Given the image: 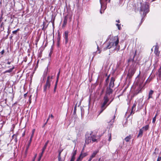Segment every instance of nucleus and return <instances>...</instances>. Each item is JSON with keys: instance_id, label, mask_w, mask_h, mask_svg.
Here are the masks:
<instances>
[{"instance_id": "1", "label": "nucleus", "mask_w": 161, "mask_h": 161, "mask_svg": "<svg viewBox=\"0 0 161 161\" xmlns=\"http://www.w3.org/2000/svg\"><path fill=\"white\" fill-rule=\"evenodd\" d=\"M119 42V38L117 36H115L110 39L109 44L107 45L106 47H104V50L107 49H110L112 47H115L114 49H116L117 46Z\"/></svg>"}, {"instance_id": "2", "label": "nucleus", "mask_w": 161, "mask_h": 161, "mask_svg": "<svg viewBox=\"0 0 161 161\" xmlns=\"http://www.w3.org/2000/svg\"><path fill=\"white\" fill-rule=\"evenodd\" d=\"M109 99L107 95H105L103 99V102L101 104V113L109 105L110 103H108Z\"/></svg>"}, {"instance_id": "3", "label": "nucleus", "mask_w": 161, "mask_h": 161, "mask_svg": "<svg viewBox=\"0 0 161 161\" xmlns=\"http://www.w3.org/2000/svg\"><path fill=\"white\" fill-rule=\"evenodd\" d=\"M149 11V6L147 3H143L141 7L140 10V13L142 14V12H143V15H146Z\"/></svg>"}, {"instance_id": "4", "label": "nucleus", "mask_w": 161, "mask_h": 161, "mask_svg": "<svg viewBox=\"0 0 161 161\" xmlns=\"http://www.w3.org/2000/svg\"><path fill=\"white\" fill-rule=\"evenodd\" d=\"M53 79V76L50 77L48 76L46 81V83L43 87V91L46 92L47 90H48L50 88L51 86V82Z\"/></svg>"}, {"instance_id": "5", "label": "nucleus", "mask_w": 161, "mask_h": 161, "mask_svg": "<svg viewBox=\"0 0 161 161\" xmlns=\"http://www.w3.org/2000/svg\"><path fill=\"white\" fill-rule=\"evenodd\" d=\"M135 71L136 69L134 68H132L130 69L127 75V78L129 79L131 78L134 74Z\"/></svg>"}, {"instance_id": "6", "label": "nucleus", "mask_w": 161, "mask_h": 161, "mask_svg": "<svg viewBox=\"0 0 161 161\" xmlns=\"http://www.w3.org/2000/svg\"><path fill=\"white\" fill-rule=\"evenodd\" d=\"M136 51H137L136 50H135L134 53H133L134 54V56L133 58H130L128 60V63L131 62L132 64L134 65L136 64V60H135L134 58L136 54Z\"/></svg>"}, {"instance_id": "7", "label": "nucleus", "mask_w": 161, "mask_h": 161, "mask_svg": "<svg viewBox=\"0 0 161 161\" xmlns=\"http://www.w3.org/2000/svg\"><path fill=\"white\" fill-rule=\"evenodd\" d=\"M144 81V79L143 78L140 79L138 80H137V84L138 86L141 87L142 86V87H143L144 85L143 84V82Z\"/></svg>"}, {"instance_id": "8", "label": "nucleus", "mask_w": 161, "mask_h": 161, "mask_svg": "<svg viewBox=\"0 0 161 161\" xmlns=\"http://www.w3.org/2000/svg\"><path fill=\"white\" fill-rule=\"evenodd\" d=\"M110 0H101V9L103 8V7L104 6L105 9L106 8L107 3V2H109Z\"/></svg>"}, {"instance_id": "9", "label": "nucleus", "mask_w": 161, "mask_h": 161, "mask_svg": "<svg viewBox=\"0 0 161 161\" xmlns=\"http://www.w3.org/2000/svg\"><path fill=\"white\" fill-rule=\"evenodd\" d=\"M112 92L113 90L111 89V87H107L106 91V94L105 95H107V96L108 97V96L112 93Z\"/></svg>"}, {"instance_id": "10", "label": "nucleus", "mask_w": 161, "mask_h": 161, "mask_svg": "<svg viewBox=\"0 0 161 161\" xmlns=\"http://www.w3.org/2000/svg\"><path fill=\"white\" fill-rule=\"evenodd\" d=\"M115 81V79L114 78L112 77L111 78V80L109 83V87L113 88L114 86V82Z\"/></svg>"}, {"instance_id": "11", "label": "nucleus", "mask_w": 161, "mask_h": 161, "mask_svg": "<svg viewBox=\"0 0 161 161\" xmlns=\"http://www.w3.org/2000/svg\"><path fill=\"white\" fill-rule=\"evenodd\" d=\"M69 32L67 31H65L64 32V38L65 39V44H66L68 41V36Z\"/></svg>"}, {"instance_id": "12", "label": "nucleus", "mask_w": 161, "mask_h": 161, "mask_svg": "<svg viewBox=\"0 0 161 161\" xmlns=\"http://www.w3.org/2000/svg\"><path fill=\"white\" fill-rule=\"evenodd\" d=\"M143 87H142V86H141V87L138 86L137 89L135 92L134 95H136L138 94V93L141 92L142 90V89Z\"/></svg>"}, {"instance_id": "13", "label": "nucleus", "mask_w": 161, "mask_h": 161, "mask_svg": "<svg viewBox=\"0 0 161 161\" xmlns=\"http://www.w3.org/2000/svg\"><path fill=\"white\" fill-rule=\"evenodd\" d=\"M158 46H156L154 50V53L157 56H158L159 55L160 52L158 51Z\"/></svg>"}, {"instance_id": "14", "label": "nucleus", "mask_w": 161, "mask_h": 161, "mask_svg": "<svg viewBox=\"0 0 161 161\" xmlns=\"http://www.w3.org/2000/svg\"><path fill=\"white\" fill-rule=\"evenodd\" d=\"M49 141L48 140L47 141V142L45 144L44 146L42 149V152L41 153V154H42V155L43 154L45 149H46V148H47V145L48 143H49Z\"/></svg>"}, {"instance_id": "15", "label": "nucleus", "mask_w": 161, "mask_h": 161, "mask_svg": "<svg viewBox=\"0 0 161 161\" xmlns=\"http://www.w3.org/2000/svg\"><path fill=\"white\" fill-rule=\"evenodd\" d=\"M68 19L67 16H65L64 17V19L63 21V24L62 25V27H64L67 24Z\"/></svg>"}, {"instance_id": "16", "label": "nucleus", "mask_w": 161, "mask_h": 161, "mask_svg": "<svg viewBox=\"0 0 161 161\" xmlns=\"http://www.w3.org/2000/svg\"><path fill=\"white\" fill-rule=\"evenodd\" d=\"M143 130H142V129H141L139 130L138 134L137 136V138L142 137L143 135Z\"/></svg>"}, {"instance_id": "17", "label": "nucleus", "mask_w": 161, "mask_h": 161, "mask_svg": "<svg viewBox=\"0 0 161 161\" xmlns=\"http://www.w3.org/2000/svg\"><path fill=\"white\" fill-rule=\"evenodd\" d=\"M153 93V91L152 90H150V91L149 92V94H148V98L147 99L148 100L150 98H152V95Z\"/></svg>"}, {"instance_id": "18", "label": "nucleus", "mask_w": 161, "mask_h": 161, "mask_svg": "<svg viewBox=\"0 0 161 161\" xmlns=\"http://www.w3.org/2000/svg\"><path fill=\"white\" fill-rule=\"evenodd\" d=\"M90 135V139H91V140L92 142H95L97 141V139L96 138V137L94 135L91 136Z\"/></svg>"}, {"instance_id": "19", "label": "nucleus", "mask_w": 161, "mask_h": 161, "mask_svg": "<svg viewBox=\"0 0 161 161\" xmlns=\"http://www.w3.org/2000/svg\"><path fill=\"white\" fill-rule=\"evenodd\" d=\"M18 134H14L12 136V139H14L15 142H17V136H18Z\"/></svg>"}, {"instance_id": "20", "label": "nucleus", "mask_w": 161, "mask_h": 161, "mask_svg": "<svg viewBox=\"0 0 161 161\" xmlns=\"http://www.w3.org/2000/svg\"><path fill=\"white\" fill-rule=\"evenodd\" d=\"M90 136L88 137V138H86L85 140V143L87 144H89L90 142H91V139H90Z\"/></svg>"}, {"instance_id": "21", "label": "nucleus", "mask_w": 161, "mask_h": 161, "mask_svg": "<svg viewBox=\"0 0 161 161\" xmlns=\"http://www.w3.org/2000/svg\"><path fill=\"white\" fill-rule=\"evenodd\" d=\"M131 137H132L131 135H129V136H127L125 138V140L127 142H129L130 140L131 139Z\"/></svg>"}, {"instance_id": "22", "label": "nucleus", "mask_w": 161, "mask_h": 161, "mask_svg": "<svg viewBox=\"0 0 161 161\" xmlns=\"http://www.w3.org/2000/svg\"><path fill=\"white\" fill-rule=\"evenodd\" d=\"M99 151L98 150H97L96 151H94V152H93L92 154L90 157H91V158H94L96 155V154Z\"/></svg>"}, {"instance_id": "23", "label": "nucleus", "mask_w": 161, "mask_h": 161, "mask_svg": "<svg viewBox=\"0 0 161 161\" xmlns=\"http://www.w3.org/2000/svg\"><path fill=\"white\" fill-rule=\"evenodd\" d=\"M115 118V115H114L113 119H112L109 120V121H108V122L109 123L110 125H112L114 121V119Z\"/></svg>"}, {"instance_id": "24", "label": "nucleus", "mask_w": 161, "mask_h": 161, "mask_svg": "<svg viewBox=\"0 0 161 161\" xmlns=\"http://www.w3.org/2000/svg\"><path fill=\"white\" fill-rule=\"evenodd\" d=\"M14 69V66H13L12 67L11 69H8V70H6V71H5L4 73H10L12 72L13 70V69Z\"/></svg>"}, {"instance_id": "25", "label": "nucleus", "mask_w": 161, "mask_h": 161, "mask_svg": "<svg viewBox=\"0 0 161 161\" xmlns=\"http://www.w3.org/2000/svg\"><path fill=\"white\" fill-rule=\"evenodd\" d=\"M87 155V154L86 153H81L79 156H80V158H81V159H82L84 157H86Z\"/></svg>"}, {"instance_id": "26", "label": "nucleus", "mask_w": 161, "mask_h": 161, "mask_svg": "<svg viewBox=\"0 0 161 161\" xmlns=\"http://www.w3.org/2000/svg\"><path fill=\"white\" fill-rule=\"evenodd\" d=\"M149 125H147L143 127L142 129V130H144L145 131L149 129Z\"/></svg>"}, {"instance_id": "27", "label": "nucleus", "mask_w": 161, "mask_h": 161, "mask_svg": "<svg viewBox=\"0 0 161 161\" xmlns=\"http://www.w3.org/2000/svg\"><path fill=\"white\" fill-rule=\"evenodd\" d=\"M76 154V151L75 150L72 153V157H75V155Z\"/></svg>"}, {"instance_id": "28", "label": "nucleus", "mask_w": 161, "mask_h": 161, "mask_svg": "<svg viewBox=\"0 0 161 161\" xmlns=\"http://www.w3.org/2000/svg\"><path fill=\"white\" fill-rule=\"evenodd\" d=\"M31 142H30V141H29V142L28 145V146H27V147H26V150H25V152L26 153H27L28 149V148H29V147L30 146V144H31Z\"/></svg>"}, {"instance_id": "29", "label": "nucleus", "mask_w": 161, "mask_h": 161, "mask_svg": "<svg viewBox=\"0 0 161 161\" xmlns=\"http://www.w3.org/2000/svg\"><path fill=\"white\" fill-rule=\"evenodd\" d=\"M60 69L59 70L58 74H57V80H56V82H58V78H59V75H60Z\"/></svg>"}, {"instance_id": "30", "label": "nucleus", "mask_w": 161, "mask_h": 161, "mask_svg": "<svg viewBox=\"0 0 161 161\" xmlns=\"http://www.w3.org/2000/svg\"><path fill=\"white\" fill-rule=\"evenodd\" d=\"M76 107H77V104H76L75 106L74 110V114H75L76 113Z\"/></svg>"}, {"instance_id": "31", "label": "nucleus", "mask_w": 161, "mask_h": 161, "mask_svg": "<svg viewBox=\"0 0 161 161\" xmlns=\"http://www.w3.org/2000/svg\"><path fill=\"white\" fill-rule=\"evenodd\" d=\"M19 28H18L17 30L13 31L12 33L13 34H14L15 35H17V32H18V31H19Z\"/></svg>"}, {"instance_id": "32", "label": "nucleus", "mask_w": 161, "mask_h": 161, "mask_svg": "<svg viewBox=\"0 0 161 161\" xmlns=\"http://www.w3.org/2000/svg\"><path fill=\"white\" fill-rule=\"evenodd\" d=\"M108 140L109 141H110L111 139V135L110 133H109L108 134Z\"/></svg>"}, {"instance_id": "33", "label": "nucleus", "mask_w": 161, "mask_h": 161, "mask_svg": "<svg viewBox=\"0 0 161 161\" xmlns=\"http://www.w3.org/2000/svg\"><path fill=\"white\" fill-rule=\"evenodd\" d=\"M63 149L62 150H61L59 151H58V158H60L61 157V154L62 151H63Z\"/></svg>"}, {"instance_id": "34", "label": "nucleus", "mask_w": 161, "mask_h": 161, "mask_svg": "<svg viewBox=\"0 0 161 161\" xmlns=\"http://www.w3.org/2000/svg\"><path fill=\"white\" fill-rule=\"evenodd\" d=\"M156 116H157V114H156V115L153 119L152 122L153 123H154L156 121Z\"/></svg>"}, {"instance_id": "35", "label": "nucleus", "mask_w": 161, "mask_h": 161, "mask_svg": "<svg viewBox=\"0 0 161 161\" xmlns=\"http://www.w3.org/2000/svg\"><path fill=\"white\" fill-rule=\"evenodd\" d=\"M136 103H134L133 104V105L132 106V108H131V113L132 112V111H133V109L134 108H135L136 107Z\"/></svg>"}, {"instance_id": "36", "label": "nucleus", "mask_w": 161, "mask_h": 161, "mask_svg": "<svg viewBox=\"0 0 161 161\" xmlns=\"http://www.w3.org/2000/svg\"><path fill=\"white\" fill-rule=\"evenodd\" d=\"M58 161H64V159H63L61 157L58 158Z\"/></svg>"}, {"instance_id": "37", "label": "nucleus", "mask_w": 161, "mask_h": 161, "mask_svg": "<svg viewBox=\"0 0 161 161\" xmlns=\"http://www.w3.org/2000/svg\"><path fill=\"white\" fill-rule=\"evenodd\" d=\"M151 78H148L145 82V83H149L151 81Z\"/></svg>"}, {"instance_id": "38", "label": "nucleus", "mask_w": 161, "mask_h": 161, "mask_svg": "<svg viewBox=\"0 0 161 161\" xmlns=\"http://www.w3.org/2000/svg\"><path fill=\"white\" fill-rule=\"evenodd\" d=\"M82 160L81 158H80V156H79L76 161H81Z\"/></svg>"}, {"instance_id": "39", "label": "nucleus", "mask_w": 161, "mask_h": 161, "mask_svg": "<svg viewBox=\"0 0 161 161\" xmlns=\"http://www.w3.org/2000/svg\"><path fill=\"white\" fill-rule=\"evenodd\" d=\"M4 24L3 22H2L1 24V25H0V27L1 28H3V30H4Z\"/></svg>"}, {"instance_id": "40", "label": "nucleus", "mask_w": 161, "mask_h": 161, "mask_svg": "<svg viewBox=\"0 0 161 161\" xmlns=\"http://www.w3.org/2000/svg\"><path fill=\"white\" fill-rule=\"evenodd\" d=\"M57 82H56V84H55V86H54V92H56V88L57 86Z\"/></svg>"}, {"instance_id": "41", "label": "nucleus", "mask_w": 161, "mask_h": 161, "mask_svg": "<svg viewBox=\"0 0 161 161\" xmlns=\"http://www.w3.org/2000/svg\"><path fill=\"white\" fill-rule=\"evenodd\" d=\"M110 75H109L107 77V78H106V82L107 83H108V80H109V76H110Z\"/></svg>"}, {"instance_id": "42", "label": "nucleus", "mask_w": 161, "mask_h": 161, "mask_svg": "<svg viewBox=\"0 0 161 161\" xmlns=\"http://www.w3.org/2000/svg\"><path fill=\"white\" fill-rule=\"evenodd\" d=\"M42 155H43L42 154H40L39 155V158H38V160L37 161H40Z\"/></svg>"}, {"instance_id": "43", "label": "nucleus", "mask_w": 161, "mask_h": 161, "mask_svg": "<svg viewBox=\"0 0 161 161\" xmlns=\"http://www.w3.org/2000/svg\"><path fill=\"white\" fill-rule=\"evenodd\" d=\"M33 135H34V134L33 133H32V134L31 135L30 138V142H31L32 140V138L33 136Z\"/></svg>"}, {"instance_id": "44", "label": "nucleus", "mask_w": 161, "mask_h": 161, "mask_svg": "<svg viewBox=\"0 0 161 161\" xmlns=\"http://www.w3.org/2000/svg\"><path fill=\"white\" fill-rule=\"evenodd\" d=\"M116 25L118 27V29L119 30H120V25H119V24H116Z\"/></svg>"}, {"instance_id": "45", "label": "nucleus", "mask_w": 161, "mask_h": 161, "mask_svg": "<svg viewBox=\"0 0 161 161\" xmlns=\"http://www.w3.org/2000/svg\"><path fill=\"white\" fill-rule=\"evenodd\" d=\"M158 72H159V76H160L161 75V68H160L159 69V70H158Z\"/></svg>"}, {"instance_id": "46", "label": "nucleus", "mask_w": 161, "mask_h": 161, "mask_svg": "<svg viewBox=\"0 0 161 161\" xmlns=\"http://www.w3.org/2000/svg\"><path fill=\"white\" fill-rule=\"evenodd\" d=\"M75 157H71V159L70 160V161H74L75 160Z\"/></svg>"}, {"instance_id": "47", "label": "nucleus", "mask_w": 161, "mask_h": 161, "mask_svg": "<svg viewBox=\"0 0 161 161\" xmlns=\"http://www.w3.org/2000/svg\"><path fill=\"white\" fill-rule=\"evenodd\" d=\"M5 52V51L4 49H3L1 52H0V53H1L2 55H3Z\"/></svg>"}, {"instance_id": "48", "label": "nucleus", "mask_w": 161, "mask_h": 161, "mask_svg": "<svg viewBox=\"0 0 161 161\" xmlns=\"http://www.w3.org/2000/svg\"><path fill=\"white\" fill-rule=\"evenodd\" d=\"M161 160V157H158V158L157 161H160Z\"/></svg>"}, {"instance_id": "49", "label": "nucleus", "mask_w": 161, "mask_h": 161, "mask_svg": "<svg viewBox=\"0 0 161 161\" xmlns=\"http://www.w3.org/2000/svg\"><path fill=\"white\" fill-rule=\"evenodd\" d=\"M27 93H25L24 94V96L25 98L27 96Z\"/></svg>"}, {"instance_id": "50", "label": "nucleus", "mask_w": 161, "mask_h": 161, "mask_svg": "<svg viewBox=\"0 0 161 161\" xmlns=\"http://www.w3.org/2000/svg\"><path fill=\"white\" fill-rule=\"evenodd\" d=\"M92 158H91V157H90V158H89L88 161H91L92 159Z\"/></svg>"}, {"instance_id": "51", "label": "nucleus", "mask_w": 161, "mask_h": 161, "mask_svg": "<svg viewBox=\"0 0 161 161\" xmlns=\"http://www.w3.org/2000/svg\"><path fill=\"white\" fill-rule=\"evenodd\" d=\"M49 116H50V117H51L52 118H53L54 117L53 115L52 114H51L50 115H49Z\"/></svg>"}, {"instance_id": "52", "label": "nucleus", "mask_w": 161, "mask_h": 161, "mask_svg": "<svg viewBox=\"0 0 161 161\" xmlns=\"http://www.w3.org/2000/svg\"><path fill=\"white\" fill-rule=\"evenodd\" d=\"M49 118H50V116H49V117H48V119H47V122H46V123H45V124H47V121H48V120H49Z\"/></svg>"}, {"instance_id": "53", "label": "nucleus", "mask_w": 161, "mask_h": 161, "mask_svg": "<svg viewBox=\"0 0 161 161\" xmlns=\"http://www.w3.org/2000/svg\"><path fill=\"white\" fill-rule=\"evenodd\" d=\"M97 53V52H94L93 53V54L94 55V56H93V57H94V56H95V55L96 53Z\"/></svg>"}, {"instance_id": "54", "label": "nucleus", "mask_w": 161, "mask_h": 161, "mask_svg": "<svg viewBox=\"0 0 161 161\" xmlns=\"http://www.w3.org/2000/svg\"><path fill=\"white\" fill-rule=\"evenodd\" d=\"M9 27H8V32H8V34H9V33H10V32L9 31Z\"/></svg>"}, {"instance_id": "55", "label": "nucleus", "mask_w": 161, "mask_h": 161, "mask_svg": "<svg viewBox=\"0 0 161 161\" xmlns=\"http://www.w3.org/2000/svg\"><path fill=\"white\" fill-rule=\"evenodd\" d=\"M25 131L23 134H22V136H24L25 135Z\"/></svg>"}, {"instance_id": "56", "label": "nucleus", "mask_w": 161, "mask_h": 161, "mask_svg": "<svg viewBox=\"0 0 161 161\" xmlns=\"http://www.w3.org/2000/svg\"><path fill=\"white\" fill-rule=\"evenodd\" d=\"M35 129H33L32 130V133H33V134H34V133L35 132Z\"/></svg>"}, {"instance_id": "57", "label": "nucleus", "mask_w": 161, "mask_h": 161, "mask_svg": "<svg viewBox=\"0 0 161 161\" xmlns=\"http://www.w3.org/2000/svg\"><path fill=\"white\" fill-rule=\"evenodd\" d=\"M116 22H118V23H120V21L119 20H116Z\"/></svg>"}, {"instance_id": "58", "label": "nucleus", "mask_w": 161, "mask_h": 161, "mask_svg": "<svg viewBox=\"0 0 161 161\" xmlns=\"http://www.w3.org/2000/svg\"><path fill=\"white\" fill-rule=\"evenodd\" d=\"M106 43H104V44L103 45V47H104V46H105V45H106Z\"/></svg>"}, {"instance_id": "59", "label": "nucleus", "mask_w": 161, "mask_h": 161, "mask_svg": "<svg viewBox=\"0 0 161 161\" xmlns=\"http://www.w3.org/2000/svg\"><path fill=\"white\" fill-rule=\"evenodd\" d=\"M11 64V62H8V63H7V64Z\"/></svg>"}, {"instance_id": "60", "label": "nucleus", "mask_w": 161, "mask_h": 161, "mask_svg": "<svg viewBox=\"0 0 161 161\" xmlns=\"http://www.w3.org/2000/svg\"><path fill=\"white\" fill-rule=\"evenodd\" d=\"M60 40V37H58V42H59Z\"/></svg>"}, {"instance_id": "61", "label": "nucleus", "mask_w": 161, "mask_h": 161, "mask_svg": "<svg viewBox=\"0 0 161 161\" xmlns=\"http://www.w3.org/2000/svg\"><path fill=\"white\" fill-rule=\"evenodd\" d=\"M51 52L49 54V56H51Z\"/></svg>"}, {"instance_id": "62", "label": "nucleus", "mask_w": 161, "mask_h": 161, "mask_svg": "<svg viewBox=\"0 0 161 161\" xmlns=\"http://www.w3.org/2000/svg\"><path fill=\"white\" fill-rule=\"evenodd\" d=\"M112 101H113V100H111L110 101L109 103H111V102Z\"/></svg>"}, {"instance_id": "63", "label": "nucleus", "mask_w": 161, "mask_h": 161, "mask_svg": "<svg viewBox=\"0 0 161 161\" xmlns=\"http://www.w3.org/2000/svg\"><path fill=\"white\" fill-rule=\"evenodd\" d=\"M36 155L35 156H34V158H35H35L36 157Z\"/></svg>"}, {"instance_id": "64", "label": "nucleus", "mask_w": 161, "mask_h": 161, "mask_svg": "<svg viewBox=\"0 0 161 161\" xmlns=\"http://www.w3.org/2000/svg\"><path fill=\"white\" fill-rule=\"evenodd\" d=\"M32 161H35V158H34L33 159Z\"/></svg>"}]
</instances>
